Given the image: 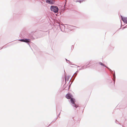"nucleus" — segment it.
Returning a JSON list of instances; mask_svg holds the SVG:
<instances>
[{
	"instance_id": "nucleus-1",
	"label": "nucleus",
	"mask_w": 127,
	"mask_h": 127,
	"mask_svg": "<svg viewBox=\"0 0 127 127\" xmlns=\"http://www.w3.org/2000/svg\"><path fill=\"white\" fill-rule=\"evenodd\" d=\"M106 67L111 72V73L112 74L113 76V77L112 78V79L113 81V84H114L115 83L116 78L115 72L114 71V72H113V71L111 69H110L107 66Z\"/></svg>"
},
{
	"instance_id": "nucleus-2",
	"label": "nucleus",
	"mask_w": 127,
	"mask_h": 127,
	"mask_svg": "<svg viewBox=\"0 0 127 127\" xmlns=\"http://www.w3.org/2000/svg\"><path fill=\"white\" fill-rule=\"evenodd\" d=\"M70 101L72 104V106L74 107V108L75 109L78 106V105H77L75 103V99L73 98H72L70 99Z\"/></svg>"
},
{
	"instance_id": "nucleus-3",
	"label": "nucleus",
	"mask_w": 127,
	"mask_h": 127,
	"mask_svg": "<svg viewBox=\"0 0 127 127\" xmlns=\"http://www.w3.org/2000/svg\"><path fill=\"white\" fill-rule=\"evenodd\" d=\"M50 9L52 11H53L55 13L58 12L59 10L57 6L54 5H52L51 6Z\"/></svg>"
},
{
	"instance_id": "nucleus-4",
	"label": "nucleus",
	"mask_w": 127,
	"mask_h": 127,
	"mask_svg": "<svg viewBox=\"0 0 127 127\" xmlns=\"http://www.w3.org/2000/svg\"><path fill=\"white\" fill-rule=\"evenodd\" d=\"M43 32L40 31H39L37 32H35V34H36V38H39L42 37L43 36Z\"/></svg>"
},
{
	"instance_id": "nucleus-5",
	"label": "nucleus",
	"mask_w": 127,
	"mask_h": 127,
	"mask_svg": "<svg viewBox=\"0 0 127 127\" xmlns=\"http://www.w3.org/2000/svg\"><path fill=\"white\" fill-rule=\"evenodd\" d=\"M18 40L20 41L26 43L29 45L30 46V45L29 44V43L31 42L30 39L28 38H23L19 39Z\"/></svg>"
},
{
	"instance_id": "nucleus-6",
	"label": "nucleus",
	"mask_w": 127,
	"mask_h": 127,
	"mask_svg": "<svg viewBox=\"0 0 127 127\" xmlns=\"http://www.w3.org/2000/svg\"><path fill=\"white\" fill-rule=\"evenodd\" d=\"M121 19L124 23L127 24V17H123L121 15Z\"/></svg>"
},
{
	"instance_id": "nucleus-7",
	"label": "nucleus",
	"mask_w": 127,
	"mask_h": 127,
	"mask_svg": "<svg viewBox=\"0 0 127 127\" xmlns=\"http://www.w3.org/2000/svg\"><path fill=\"white\" fill-rule=\"evenodd\" d=\"M72 95L70 93L67 94L66 95V97L67 99H70L72 98Z\"/></svg>"
},
{
	"instance_id": "nucleus-8",
	"label": "nucleus",
	"mask_w": 127,
	"mask_h": 127,
	"mask_svg": "<svg viewBox=\"0 0 127 127\" xmlns=\"http://www.w3.org/2000/svg\"><path fill=\"white\" fill-rule=\"evenodd\" d=\"M79 72V71H77L73 75V76H72V78L73 77V78H72V79L74 80L76 76L77 75V73H78V72Z\"/></svg>"
},
{
	"instance_id": "nucleus-9",
	"label": "nucleus",
	"mask_w": 127,
	"mask_h": 127,
	"mask_svg": "<svg viewBox=\"0 0 127 127\" xmlns=\"http://www.w3.org/2000/svg\"><path fill=\"white\" fill-rule=\"evenodd\" d=\"M46 2L48 4H53L54 3L52 0H46Z\"/></svg>"
},
{
	"instance_id": "nucleus-10",
	"label": "nucleus",
	"mask_w": 127,
	"mask_h": 127,
	"mask_svg": "<svg viewBox=\"0 0 127 127\" xmlns=\"http://www.w3.org/2000/svg\"><path fill=\"white\" fill-rule=\"evenodd\" d=\"M60 28L61 29V31L63 32V31L62 30L63 29H64L65 28V26L64 25H62V26H59Z\"/></svg>"
},
{
	"instance_id": "nucleus-11",
	"label": "nucleus",
	"mask_w": 127,
	"mask_h": 127,
	"mask_svg": "<svg viewBox=\"0 0 127 127\" xmlns=\"http://www.w3.org/2000/svg\"><path fill=\"white\" fill-rule=\"evenodd\" d=\"M99 64L105 67H106V66L105 64L102 63V62H99Z\"/></svg>"
},
{
	"instance_id": "nucleus-12",
	"label": "nucleus",
	"mask_w": 127,
	"mask_h": 127,
	"mask_svg": "<svg viewBox=\"0 0 127 127\" xmlns=\"http://www.w3.org/2000/svg\"><path fill=\"white\" fill-rule=\"evenodd\" d=\"M90 62H89L87 64H85V68H86L87 67L88 65L89 64Z\"/></svg>"
},
{
	"instance_id": "nucleus-13",
	"label": "nucleus",
	"mask_w": 127,
	"mask_h": 127,
	"mask_svg": "<svg viewBox=\"0 0 127 127\" xmlns=\"http://www.w3.org/2000/svg\"><path fill=\"white\" fill-rule=\"evenodd\" d=\"M115 123L117 124H119L121 125L120 123H119V122L117 121V120H116Z\"/></svg>"
},
{
	"instance_id": "nucleus-14",
	"label": "nucleus",
	"mask_w": 127,
	"mask_h": 127,
	"mask_svg": "<svg viewBox=\"0 0 127 127\" xmlns=\"http://www.w3.org/2000/svg\"><path fill=\"white\" fill-rule=\"evenodd\" d=\"M85 65H84L81 67V68L82 69H85Z\"/></svg>"
},
{
	"instance_id": "nucleus-15",
	"label": "nucleus",
	"mask_w": 127,
	"mask_h": 127,
	"mask_svg": "<svg viewBox=\"0 0 127 127\" xmlns=\"http://www.w3.org/2000/svg\"><path fill=\"white\" fill-rule=\"evenodd\" d=\"M74 48V46L73 45H72L71 46V49L72 50Z\"/></svg>"
},
{
	"instance_id": "nucleus-16",
	"label": "nucleus",
	"mask_w": 127,
	"mask_h": 127,
	"mask_svg": "<svg viewBox=\"0 0 127 127\" xmlns=\"http://www.w3.org/2000/svg\"><path fill=\"white\" fill-rule=\"evenodd\" d=\"M84 1V0H79V2L80 3H81L83 1Z\"/></svg>"
},
{
	"instance_id": "nucleus-17",
	"label": "nucleus",
	"mask_w": 127,
	"mask_h": 127,
	"mask_svg": "<svg viewBox=\"0 0 127 127\" xmlns=\"http://www.w3.org/2000/svg\"><path fill=\"white\" fill-rule=\"evenodd\" d=\"M127 28V25L125 27L123 28H122V30H123L125 28Z\"/></svg>"
},
{
	"instance_id": "nucleus-18",
	"label": "nucleus",
	"mask_w": 127,
	"mask_h": 127,
	"mask_svg": "<svg viewBox=\"0 0 127 127\" xmlns=\"http://www.w3.org/2000/svg\"><path fill=\"white\" fill-rule=\"evenodd\" d=\"M30 38L31 39H33L34 38L32 36H31Z\"/></svg>"
},
{
	"instance_id": "nucleus-19",
	"label": "nucleus",
	"mask_w": 127,
	"mask_h": 127,
	"mask_svg": "<svg viewBox=\"0 0 127 127\" xmlns=\"http://www.w3.org/2000/svg\"><path fill=\"white\" fill-rule=\"evenodd\" d=\"M57 118H56L55 119H54L53 120V121H52V122H54V121H55L57 119Z\"/></svg>"
},
{
	"instance_id": "nucleus-20",
	"label": "nucleus",
	"mask_w": 127,
	"mask_h": 127,
	"mask_svg": "<svg viewBox=\"0 0 127 127\" xmlns=\"http://www.w3.org/2000/svg\"><path fill=\"white\" fill-rule=\"evenodd\" d=\"M69 76H68L67 77V81H68L69 79Z\"/></svg>"
},
{
	"instance_id": "nucleus-21",
	"label": "nucleus",
	"mask_w": 127,
	"mask_h": 127,
	"mask_svg": "<svg viewBox=\"0 0 127 127\" xmlns=\"http://www.w3.org/2000/svg\"><path fill=\"white\" fill-rule=\"evenodd\" d=\"M65 60H66V61H68L69 62V60H67V59H65Z\"/></svg>"
},
{
	"instance_id": "nucleus-22",
	"label": "nucleus",
	"mask_w": 127,
	"mask_h": 127,
	"mask_svg": "<svg viewBox=\"0 0 127 127\" xmlns=\"http://www.w3.org/2000/svg\"><path fill=\"white\" fill-rule=\"evenodd\" d=\"M69 64H72V63H71V62L70 61H69Z\"/></svg>"
},
{
	"instance_id": "nucleus-23",
	"label": "nucleus",
	"mask_w": 127,
	"mask_h": 127,
	"mask_svg": "<svg viewBox=\"0 0 127 127\" xmlns=\"http://www.w3.org/2000/svg\"><path fill=\"white\" fill-rule=\"evenodd\" d=\"M79 2V0H77L76 1V2Z\"/></svg>"
},
{
	"instance_id": "nucleus-24",
	"label": "nucleus",
	"mask_w": 127,
	"mask_h": 127,
	"mask_svg": "<svg viewBox=\"0 0 127 127\" xmlns=\"http://www.w3.org/2000/svg\"><path fill=\"white\" fill-rule=\"evenodd\" d=\"M73 65H75V66H77V67H80V66H79L77 65H75V64H73Z\"/></svg>"
},
{
	"instance_id": "nucleus-25",
	"label": "nucleus",
	"mask_w": 127,
	"mask_h": 127,
	"mask_svg": "<svg viewBox=\"0 0 127 127\" xmlns=\"http://www.w3.org/2000/svg\"><path fill=\"white\" fill-rule=\"evenodd\" d=\"M60 113H61V112H60L59 113V114L58 115V116L60 118V117H59V115H60Z\"/></svg>"
},
{
	"instance_id": "nucleus-26",
	"label": "nucleus",
	"mask_w": 127,
	"mask_h": 127,
	"mask_svg": "<svg viewBox=\"0 0 127 127\" xmlns=\"http://www.w3.org/2000/svg\"><path fill=\"white\" fill-rule=\"evenodd\" d=\"M110 83H112V81L111 80H110Z\"/></svg>"
},
{
	"instance_id": "nucleus-27",
	"label": "nucleus",
	"mask_w": 127,
	"mask_h": 127,
	"mask_svg": "<svg viewBox=\"0 0 127 127\" xmlns=\"http://www.w3.org/2000/svg\"><path fill=\"white\" fill-rule=\"evenodd\" d=\"M82 68H81L79 69V70H82Z\"/></svg>"
},
{
	"instance_id": "nucleus-28",
	"label": "nucleus",
	"mask_w": 127,
	"mask_h": 127,
	"mask_svg": "<svg viewBox=\"0 0 127 127\" xmlns=\"http://www.w3.org/2000/svg\"><path fill=\"white\" fill-rule=\"evenodd\" d=\"M70 85H69V87H70Z\"/></svg>"
},
{
	"instance_id": "nucleus-29",
	"label": "nucleus",
	"mask_w": 127,
	"mask_h": 127,
	"mask_svg": "<svg viewBox=\"0 0 127 127\" xmlns=\"http://www.w3.org/2000/svg\"><path fill=\"white\" fill-rule=\"evenodd\" d=\"M71 67H73V66H71Z\"/></svg>"
},
{
	"instance_id": "nucleus-30",
	"label": "nucleus",
	"mask_w": 127,
	"mask_h": 127,
	"mask_svg": "<svg viewBox=\"0 0 127 127\" xmlns=\"http://www.w3.org/2000/svg\"><path fill=\"white\" fill-rule=\"evenodd\" d=\"M121 28H119V30L120 29H121Z\"/></svg>"
},
{
	"instance_id": "nucleus-31",
	"label": "nucleus",
	"mask_w": 127,
	"mask_h": 127,
	"mask_svg": "<svg viewBox=\"0 0 127 127\" xmlns=\"http://www.w3.org/2000/svg\"><path fill=\"white\" fill-rule=\"evenodd\" d=\"M64 72H65V70H64Z\"/></svg>"
},
{
	"instance_id": "nucleus-32",
	"label": "nucleus",
	"mask_w": 127,
	"mask_h": 127,
	"mask_svg": "<svg viewBox=\"0 0 127 127\" xmlns=\"http://www.w3.org/2000/svg\"><path fill=\"white\" fill-rule=\"evenodd\" d=\"M123 127H124L123 126Z\"/></svg>"
}]
</instances>
